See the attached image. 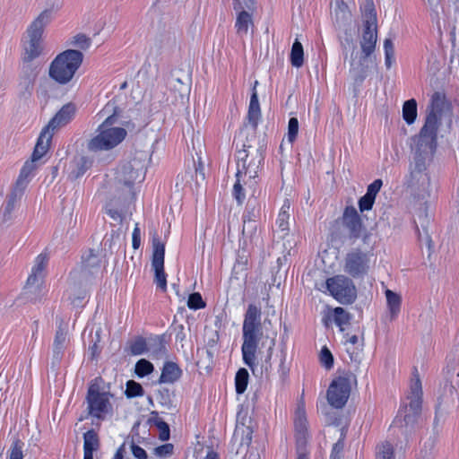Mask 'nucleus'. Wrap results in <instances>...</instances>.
<instances>
[{"label":"nucleus","instance_id":"f257e3e1","mask_svg":"<svg viewBox=\"0 0 459 459\" xmlns=\"http://www.w3.org/2000/svg\"><path fill=\"white\" fill-rule=\"evenodd\" d=\"M450 118V110L445 99L436 92L431 100L425 124L414 139V157L410 166L408 186L414 191L429 193L430 176L429 166L437 149V133L440 122Z\"/></svg>","mask_w":459,"mask_h":459},{"label":"nucleus","instance_id":"f03ea898","mask_svg":"<svg viewBox=\"0 0 459 459\" xmlns=\"http://www.w3.org/2000/svg\"><path fill=\"white\" fill-rule=\"evenodd\" d=\"M261 316V308L255 304H249L242 326V359L244 364L252 370L255 367L256 351L263 335Z\"/></svg>","mask_w":459,"mask_h":459},{"label":"nucleus","instance_id":"7ed1b4c3","mask_svg":"<svg viewBox=\"0 0 459 459\" xmlns=\"http://www.w3.org/2000/svg\"><path fill=\"white\" fill-rule=\"evenodd\" d=\"M54 8L58 10L60 4L43 10L28 26L22 43L24 63H30L42 54L44 30L52 21Z\"/></svg>","mask_w":459,"mask_h":459},{"label":"nucleus","instance_id":"20e7f679","mask_svg":"<svg viewBox=\"0 0 459 459\" xmlns=\"http://www.w3.org/2000/svg\"><path fill=\"white\" fill-rule=\"evenodd\" d=\"M83 61V54L77 49H67L58 54L51 62L49 77L56 82L65 85L74 77Z\"/></svg>","mask_w":459,"mask_h":459},{"label":"nucleus","instance_id":"39448f33","mask_svg":"<svg viewBox=\"0 0 459 459\" xmlns=\"http://www.w3.org/2000/svg\"><path fill=\"white\" fill-rule=\"evenodd\" d=\"M117 117H108L98 127L97 134L88 143V149L91 152L109 151L120 144L127 135V132L121 126H115Z\"/></svg>","mask_w":459,"mask_h":459},{"label":"nucleus","instance_id":"423d86ee","mask_svg":"<svg viewBox=\"0 0 459 459\" xmlns=\"http://www.w3.org/2000/svg\"><path fill=\"white\" fill-rule=\"evenodd\" d=\"M357 385V377L351 372H344L331 382L327 390V401L336 409L344 407L350 397L351 389Z\"/></svg>","mask_w":459,"mask_h":459},{"label":"nucleus","instance_id":"0eeeda50","mask_svg":"<svg viewBox=\"0 0 459 459\" xmlns=\"http://www.w3.org/2000/svg\"><path fill=\"white\" fill-rule=\"evenodd\" d=\"M325 287L329 294L343 305L352 304L357 298V289L351 279L339 274L328 278Z\"/></svg>","mask_w":459,"mask_h":459},{"label":"nucleus","instance_id":"6e6552de","mask_svg":"<svg viewBox=\"0 0 459 459\" xmlns=\"http://www.w3.org/2000/svg\"><path fill=\"white\" fill-rule=\"evenodd\" d=\"M373 254L360 249L348 252L343 260V271L354 279H364L372 266Z\"/></svg>","mask_w":459,"mask_h":459},{"label":"nucleus","instance_id":"1a4fd4ad","mask_svg":"<svg viewBox=\"0 0 459 459\" xmlns=\"http://www.w3.org/2000/svg\"><path fill=\"white\" fill-rule=\"evenodd\" d=\"M242 150L237 153L238 169L237 172L243 178L249 181V186L253 187L255 185V178L258 176V171L262 167L264 157L262 152L257 149L255 154L248 160V153L246 145Z\"/></svg>","mask_w":459,"mask_h":459},{"label":"nucleus","instance_id":"9d476101","mask_svg":"<svg viewBox=\"0 0 459 459\" xmlns=\"http://www.w3.org/2000/svg\"><path fill=\"white\" fill-rule=\"evenodd\" d=\"M110 394L108 392H100L99 386L91 385L87 394L88 409L92 417L101 419L111 410L109 402Z\"/></svg>","mask_w":459,"mask_h":459},{"label":"nucleus","instance_id":"9b49d317","mask_svg":"<svg viewBox=\"0 0 459 459\" xmlns=\"http://www.w3.org/2000/svg\"><path fill=\"white\" fill-rule=\"evenodd\" d=\"M409 404L404 407V421L409 424L420 413L422 402V386L418 373L413 375L410 385V393L407 396Z\"/></svg>","mask_w":459,"mask_h":459},{"label":"nucleus","instance_id":"f8f14e48","mask_svg":"<svg viewBox=\"0 0 459 459\" xmlns=\"http://www.w3.org/2000/svg\"><path fill=\"white\" fill-rule=\"evenodd\" d=\"M152 266L154 271V282L161 290L167 289V274L164 271L165 245L159 238H153Z\"/></svg>","mask_w":459,"mask_h":459},{"label":"nucleus","instance_id":"ddd939ff","mask_svg":"<svg viewBox=\"0 0 459 459\" xmlns=\"http://www.w3.org/2000/svg\"><path fill=\"white\" fill-rule=\"evenodd\" d=\"M342 223L349 231L350 238L358 239L363 238L364 242H366L368 234L355 207L347 206L345 208L342 215Z\"/></svg>","mask_w":459,"mask_h":459},{"label":"nucleus","instance_id":"4468645a","mask_svg":"<svg viewBox=\"0 0 459 459\" xmlns=\"http://www.w3.org/2000/svg\"><path fill=\"white\" fill-rule=\"evenodd\" d=\"M76 107L73 103L64 105L59 111L50 119L48 124L44 127L48 132L55 134L62 127L68 125L74 117Z\"/></svg>","mask_w":459,"mask_h":459},{"label":"nucleus","instance_id":"2eb2a0df","mask_svg":"<svg viewBox=\"0 0 459 459\" xmlns=\"http://www.w3.org/2000/svg\"><path fill=\"white\" fill-rule=\"evenodd\" d=\"M294 428L298 446L300 447L305 445L307 435V420L303 403H299L295 411Z\"/></svg>","mask_w":459,"mask_h":459},{"label":"nucleus","instance_id":"dca6fc26","mask_svg":"<svg viewBox=\"0 0 459 459\" xmlns=\"http://www.w3.org/2000/svg\"><path fill=\"white\" fill-rule=\"evenodd\" d=\"M377 41V25H363L360 48L365 57H368L376 49Z\"/></svg>","mask_w":459,"mask_h":459},{"label":"nucleus","instance_id":"f3484780","mask_svg":"<svg viewBox=\"0 0 459 459\" xmlns=\"http://www.w3.org/2000/svg\"><path fill=\"white\" fill-rule=\"evenodd\" d=\"M53 135V133L48 132V129H42L31 155L33 160H39L47 153Z\"/></svg>","mask_w":459,"mask_h":459},{"label":"nucleus","instance_id":"a211bd4d","mask_svg":"<svg viewBox=\"0 0 459 459\" xmlns=\"http://www.w3.org/2000/svg\"><path fill=\"white\" fill-rule=\"evenodd\" d=\"M82 273L83 275L97 273L100 269V259L92 250H89L82 257Z\"/></svg>","mask_w":459,"mask_h":459},{"label":"nucleus","instance_id":"6ab92c4d","mask_svg":"<svg viewBox=\"0 0 459 459\" xmlns=\"http://www.w3.org/2000/svg\"><path fill=\"white\" fill-rule=\"evenodd\" d=\"M182 375V370L175 363L168 361L164 364L161 375L159 378L160 384H173L178 381Z\"/></svg>","mask_w":459,"mask_h":459},{"label":"nucleus","instance_id":"aec40b11","mask_svg":"<svg viewBox=\"0 0 459 459\" xmlns=\"http://www.w3.org/2000/svg\"><path fill=\"white\" fill-rule=\"evenodd\" d=\"M238 13L236 18L235 29L240 37L246 36L249 28L253 25V13L248 11H237Z\"/></svg>","mask_w":459,"mask_h":459},{"label":"nucleus","instance_id":"412c9836","mask_svg":"<svg viewBox=\"0 0 459 459\" xmlns=\"http://www.w3.org/2000/svg\"><path fill=\"white\" fill-rule=\"evenodd\" d=\"M387 308L390 313L391 320L395 319L401 310L402 299L401 296L391 290H386L385 292Z\"/></svg>","mask_w":459,"mask_h":459},{"label":"nucleus","instance_id":"4be33fe9","mask_svg":"<svg viewBox=\"0 0 459 459\" xmlns=\"http://www.w3.org/2000/svg\"><path fill=\"white\" fill-rule=\"evenodd\" d=\"M330 318L340 328V331H343L345 326L350 324L351 315L344 308L337 307L333 309Z\"/></svg>","mask_w":459,"mask_h":459},{"label":"nucleus","instance_id":"5701e85b","mask_svg":"<svg viewBox=\"0 0 459 459\" xmlns=\"http://www.w3.org/2000/svg\"><path fill=\"white\" fill-rule=\"evenodd\" d=\"M34 162L35 160L31 159V160L26 161L24 163L16 180V186L22 189H25L27 184L29 183L32 171L35 169Z\"/></svg>","mask_w":459,"mask_h":459},{"label":"nucleus","instance_id":"b1692460","mask_svg":"<svg viewBox=\"0 0 459 459\" xmlns=\"http://www.w3.org/2000/svg\"><path fill=\"white\" fill-rule=\"evenodd\" d=\"M100 447V440L97 433L93 430H88L83 435V452L94 453Z\"/></svg>","mask_w":459,"mask_h":459},{"label":"nucleus","instance_id":"393cba45","mask_svg":"<svg viewBox=\"0 0 459 459\" xmlns=\"http://www.w3.org/2000/svg\"><path fill=\"white\" fill-rule=\"evenodd\" d=\"M261 117L260 105L258 101V97L255 91L253 92L250 98V103L248 108V120L249 122L255 126L257 122Z\"/></svg>","mask_w":459,"mask_h":459},{"label":"nucleus","instance_id":"a878e982","mask_svg":"<svg viewBox=\"0 0 459 459\" xmlns=\"http://www.w3.org/2000/svg\"><path fill=\"white\" fill-rule=\"evenodd\" d=\"M417 117V102L414 99L406 100L403 106V118L408 125L414 123Z\"/></svg>","mask_w":459,"mask_h":459},{"label":"nucleus","instance_id":"bb28decb","mask_svg":"<svg viewBox=\"0 0 459 459\" xmlns=\"http://www.w3.org/2000/svg\"><path fill=\"white\" fill-rule=\"evenodd\" d=\"M290 208V201L285 200L281 207L276 220V224L281 231H286L289 230Z\"/></svg>","mask_w":459,"mask_h":459},{"label":"nucleus","instance_id":"cd10ccee","mask_svg":"<svg viewBox=\"0 0 459 459\" xmlns=\"http://www.w3.org/2000/svg\"><path fill=\"white\" fill-rule=\"evenodd\" d=\"M290 63L292 66L299 68L304 63V51L302 44L296 39L290 51Z\"/></svg>","mask_w":459,"mask_h":459},{"label":"nucleus","instance_id":"c85d7f7f","mask_svg":"<svg viewBox=\"0 0 459 459\" xmlns=\"http://www.w3.org/2000/svg\"><path fill=\"white\" fill-rule=\"evenodd\" d=\"M248 379L249 374L246 368H242L237 371L235 377V387L238 394H243L247 390Z\"/></svg>","mask_w":459,"mask_h":459},{"label":"nucleus","instance_id":"c756f323","mask_svg":"<svg viewBox=\"0 0 459 459\" xmlns=\"http://www.w3.org/2000/svg\"><path fill=\"white\" fill-rule=\"evenodd\" d=\"M154 413L155 417L152 418L151 421L153 423V425H155V427L159 430V438L161 441H167L169 439L170 437L169 427L167 422H165L161 418L158 416L157 412Z\"/></svg>","mask_w":459,"mask_h":459},{"label":"nucleus","instance_id":"7c9ffc66","mask_svg":"<svg viewBox=\"0 0 459 459\" xmlns=\"http://www.w3.org/2000/svg\"><path fill=\"white\" fill-rule=\"evenodd\" d=\"M236 182L233 186V195L238 204H241L245 199V193L243 191V184L249 186V181L243 178L238 172L236 173Z\"/></svg>","mask_w":459,"mask_h":459},{"label":"nucleus","instance_id":"2f4dec72","mask_svg":"<svg viewBox=\"0 0 459 459\" xmlns=\"http://www.w3.org/2000/svg\"><path fill=\"white\" fill-rule=\"evenodd\" d=\"M377 25V13L372 1L366 4L363 10V25Z\"/></svg>","mask_w":459,"mask_h":459},{"label":"nucleus","instance_id":"473e14b6","mask_svg":"<svg viewBox=\"0 0 459 459\" xmlns=\"http://www.w3.org/2000/svg\"><path fill=\"white\" fill-rule=\"evenodd\" d=\"M377 459H394V448L389 442H383L377 446Z\"/></svg>","mask_w":459,"mask_h":459},{"label":"nucleus","instance_id":"72a5a7b5","mask_svg":"<svg viewBox=\"0 0 459 459\" xmlns=\"http://www.w3.org/2000/svg\"><path fill=\"white\" fill-rule=\"evenodd\" d=\"M23 446L24 444L22 440L14 439L8 450L7 459H23Z\"/></svg>","mask_w":459,"mask_h":459},{"label":"nucleus","instance_id":"f704fd0d","mask_svg":"<svg viewBox=\"0 0 459 459\" xmlns=\"http://www.w3.org/2000/svg\"><path fill=\"white\" fill-rule=\"evenodd\" d=\"M66 341V332L59 327L56 333L53 350L56 356L62 354Z\"/></svg>","mask_w":459,"mask_h":459},{"label":"nucleus","instance_id":"c9c22d12","mask_svg":"<svg viewBox=\"0 0 459 459\" xmlns=\"http://www.w3.org/2000/svg\"><path fill=\"white\" fill-rule=\"evenodd\" d=\"M69 44L81 50L88 49L91 45V39L82 33H79L71 38Z\"/></svg>","mask_w":459,"mask_h":459},{"label":"nucleus","instance_id":"e433bc0d","mask_svg":"<svg viewBox=\"0 0 459 459\" xmlns=\"http://www.w3.org/2000/svg\"><path fill=\"white\" fill-rule=\"evenodd\" d=\"M154 370L153 365L145 359H139L135 364V374L139 377H144Z\"/></svg>","mask_w":459,"mask_h":459},{"label":"nucleus","instance_id":"4c0bfd02","mask_svg":"<svg viewBox=\"0 0 459 459\" xmlns=\"http://www.w3.org/2000/svg\"><path fill=\"white\" fill-rule=\"evenodd\" d=\"M148 351H151V348H148L146 341L142 337L135 339L130 344V352L132 355H142Z\"/></svg>","mask_w":459,"mask_h":459},{"label":"nucleus","instance_id":"58836bf2","mask_svg":"<svg viewBox=\"0 0 459 459\" xmlns=\"http://www.w3.org/2000/svg\"><path fill=\"white\" fill-rule=\"evenodd\" d=\"M24 189L18 186H14L11 194L8 196V200L5 205V212L10 213L15 207L16 202L20 199L23 194Z\"/></svg>","mask_w":459,"mask_h":459},{"label":"nucleus","instance_id":"ea45409f","mask_svg":"<svg viewBox=\"0 0 459 459\" xmlns=\"http://www.w3.org/2000/svg\"><path fill=\"white\" fill-rule=\"evenodd\" d=\"M126 395L128 398L143 396V388L139 383L134 380H129L126 383Z\"/></svg>","mask_w":459,"mask_h":459},{"label":"nucleus","instance_id":"a19ab883","mask_svg":"<svg viewBox=\"0 0 459 459\" xmlns=\"http://www.w3.org/2000/svg\"><path fill=\"white\" fill-rule=\"evenodd\" d=\"M234 9L236 11L246 10L254 13L256 10V3L255 0H234Z\"/></svg>","mask_w":459,"mask_h":459},{"label":"nucleus","instance_id":"79ce46f5","mask_svg":"<svg viewBox=\"0 0 459 459\" xmlns=\"http://www.w3.org/2000/svg\"><path fill=\"white\" fill-rule=\"evenodd\" d=\"M187 306L190 309L197 310L205 307V302L200 293L195 292L189 295Z\"/></svg>","mask_w":459,"mask_h":459},{"label":"nucleus","instance_id":"37998d69","mask_svg":"<svg viewBox=\"0 0 459 459\" xmlns=\"http://www.w3.org/2000/svg\"><path fill=\"white\" fill-rule=\"evenodd\" d=\"M47 263H48V255L44 253L39 254L35 258V263L31 269V272L43 277V272L47 265Z\"/></svg>","mask_w":459,"mask_h":459},{"label":"nucleus","instance_id":"c03bdc74","mask_svg":"<svg viewBox=\"0 0 459 459\" xmlns=\"http://www.w3.org/2000/svg\"><path fill=\"white\" fill-rule=\"evenodd\" d=\"M299 133V121L296 117H290L288 124L287 139L290 143H292Z\"/></svg>","mask_w":459,"mask_h":459},{"label":"nucleus","instance_id":"a18cd8bd","mask_svg":"<svg viewBox=\"0 0 459 459\" xmlns=\"http://www.w3.org/2000/svg\"><path fill=\"white\" fill-rule=\"evenodd\" d=\"M74 162L78 169L76 177L82 176L89 168H91L92 163L91 160L85 156L79 157L78 159L74 160Z\"/></svg>","mask_w":459,"mask_h":459},{"label":"nucleus","instance_id":"49530a36","mask_svg":"<svg viewBox=\"0 0 459 459\" xmlns=\"http://www.w3.org/2000/svg\"><path fill=\"white\" fill-rule=\"evenodd\" d=\"M174 452V446L167 443L154 448V455L159 458H167Z\"/></svg>","mask_w":459,"mask_h":459},{"label":"nucleus","instance_id":"de8ad7c7","mask_svg":"<svg viewBox=\"0 0 459 459\" xmlns=\"http://www.w3.org/2000/svg\"><path fill=\"white\" fill-rule=\"evenodd\" d=\"M320 361L322 365H324L325 368L327 369L331 368L333 365V357L331 351L326 347H324L321 350Z\"/></svg>","mask_w":459,"mask_h":459},{"label":"nucleus","instance_id":"09e8293b","mask_svg":"<svg viewBox=\"0 0 459 459\" xmlns=\"http://www.w3.org/2000/svg\"><path fill=\"white\" fill-rule=\"evenodd\" d=\"M375 203V198L370 196L369 195L365 194L359 200V208L361 212L365 211H369L372 209L373 204Z\"/></svg>","mask_w":459,"mask_h":459},{"label":"nucleus","instance_id":"8fccbe9b","mask_svg":"<svg viewBox=\"0 0 459 459\" xmlns=\"http://www.w3.org/2000/svg\"><path fill=\"white\" fill-rule=\"evenodd\" d=\"M287 353L285 350L281 351L280 365L278 372L281 377L285 378L290 371L289 367L286 365Z\"/></svg>","mask_w":459,"mask_h":459},{"label":"nucleus","instance_id":"3c124183","mask_svg":"<svg viewBox=\"0 0 459 459\" xmlns=\"http://www.w3.org/2000/svg\"><path fill=\"white\" fill-rule=\"evenodd\" d=\"M334 14L337 22H339V20L345 21L350 17V13L347 11V5L342 1L338 4V9H335Z\"/></svg>","mask_w":459,"mask_h":459},{"label":"nucleus","instance_id":"603ef678","mask_svg":"<svg viewBox=\"0 0 459 459\" xmlns=\"http://www.w3.org/2000/svg\"><path fill=\"white\" fill-rule=\"evenodd\" d=\"M42 276L31 272L29 275L27 281H26V290L32 289L34 287H39L40 281L42 280Z\"/></svg>","mask_w":459,"mask_h":459},{"label":"nucleus","instance_id":"864d4df0","mask_svg":"<svg viewBox=\"0 0 459 459\" xmlns=\"http://www.w3.org/2000/svg\"><path fill=\"white\" fill-rule=\"evenodd\" d=\"M383 182L381 179H376L374 180L367 188V195H369L370 196L374 197L376 199V196L377 193L380 191L382 187Z\"/></svg>","mask_w":459,"mask_h":459},{"label":"nucleus","instance_id":"5fc2aeb1","mask_svg":"<svg viewBox=\"0 0 459 459\" xmlns=\"http://www.w3.org/2000/svg\"><path fill=\"white\" fill-rule=\"evenodd\" d=\"M344 447V443L342 439L338 440L333 446L330 459H341V455Z\"/></svg>","mask_w":459,"mask_h":459},{"label":"nucleus","instance_id":"6e6d98bb","mask_svg":"<svg viewBox=\"0 0 459 459\" xmlns=\"http://www.w3.org/2000/svg\"><path fill=\"white\" fill-rule=\"evenodd\" d=\"M132 246L134 249H138L141 246V230L138 223H135L134 229L133 230Z\"/></svg>","mask_w":459,"mask_h":459},{"label":"nucleus","instance_id":"4d7b16f0","mask_svg":"<svg viewBox=\"0 0 459 459\" xmlns=\"http://www.w3.org/2000/svg\"><path fill=\"white\" fill-rule=\"evenodd\" d=\"M131 451L133 455L137 459H147L148 455L146 451L138 445L132 444Z\"/></svg>","mask_w":459,"mask_h":459},{"label":"nucleus","instance_id":"13d9d810","mask_svg":"<svg viewBox=\"0 0 459 459\" xmlns=\"http://www.w3.org/2000/svg\"><path fill=\"white\" fill-rule=\"evenodd\" d=\"M74 290L75 287H71L69 290H67L66 294L68 295V299L71 300V303L74 304V306H78L80 299H83L85 298L86 292L85 290H83L81 292L79 297L73 298L72 295L74 294Z\"/></svg>","mask_w":459,"mask_h":459},{"label":"nucleus","instance_id":"bf43d9fd","mask_svg":"<svg viewBox=\"0 0 459 459\" xmlns=\"http://www.w3.org/2000/svg\"><path fill=\"white\" fill-rule=\"evenodd\" d=\"M384 53L385 56H394V45L391 39L384 40Z\"/></svg>","mask_w":459,"mask_h":459},{"label":"nucleus","instance_id":"052dcab7","mask_svg":"<svg viewBox=\"0 0 459 459\" xmlns=\"http://www.w3.org/2000/svg\"><path fill=\"white\" fill-rule=\"evenodd\" d=\"M155 342H157V349L155 351H152V356L158 357L159 354H165L166 347L163 344V342H161V340L160 338H158L157 340H155Z\"/></svg>","mask_w":459,"mask_h":459},{"label":"nucleus","instance_id":"680f3d73","mask_svg":"<svg viewBox=\"0 0 459 459\" xmlns=\"http://www.w3.org/2000/svg\"><path fill=\"white\" fill-rule=\"evenodd\" d=\"M107 213L116 221H123V214L116 209H108Z\"/></svg>","mask_w":459,"mask_h":459},{"label":"nucleus","instance_id":"e2e57ef3","mask_svg":"<svg viewBox=\"0 0 459 459\" xmlns=\"http://www.w3.org/2000/svg\"><path fill=\"white\" fill-rule=\"evenodd\" d=\"M394 62V56H385V65L387 69H390Z\"/></svg>","mask_w":459,"mask_h":459},{"label":"nucleus","instance_id":"0e129e2a","mask_svg":"<svg viewBox=\"0 0 459 459\" xmlns=\"http://www.w3.org/2000/svg\"><path fill=\"white\" fill-rule=\"evenodd\" d=\"M359 338L357 335L348 336L345 341V345H355L358 343Z\"/></svg>","mask_w":459,"mask_h":459},{"label":"nucleus","instance_id":"69168bd1","mask_svg":"<svg viewBox=\"0 0 459 459\" xmlns=\"http://www.w3.org/2000/svg\"><path fill=\"white\" fill-rule=\"evenodd\" d=\"M297 459H309L307 453L300 450V447L298 449V457Z\"/></svg>","mask_w":459,"mask_h":459},{"label":"nucleus","instance_id":"338daca9","mask_svg":"<svg viewBox=\"0 0 459 459\" xmlns=\"http://www.w3.org/2000/svg\"><path fill=\"white\" fill-rule=\"evenodd\" d=\"M112 459H123V449L121 447L117 450Z\"/></svg>","mask_w":459,"mask_h":459},{"label":"nucleus","instance_id":"774afa93","mask_svg":"<svg viewBox=\"0 0 459 459\" xmlns=\"http://www.w3.org/2000/svg\"><path fill=\"white\" fill-rule=\"evenodd\" d=\"M204 459H218V455L215 452L213 451H210L207 453L206 456L204 457Z\"/></svg>","mask_w":459,"mask_h":459}]
</instances>
